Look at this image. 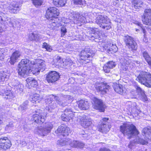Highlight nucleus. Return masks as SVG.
I'll return each instance as SVG.
<instances>
[{
  "instance_id": "f257e3e1",
  "label": "nucleus",
  "mask_w": 151,
  "mask_h": 151,
  "mask_svg": "<svg viewBox=\"0 0 151 151\" xmlns=\"http://www.w3.org/2000/svg\"><path fill=\"white\" fill-rule=\"evenodd\" d=\"M32 66V61L28 59H22L18 65V73L22 76H24L32 73L31 69Z\"/></svg>"
},
{
  "instance_id": "f03ea898",
  "label": "nucleus",
  "mask_w": 151,
  "mask_h": 151,
  "mask_svg": "<svg viewBox=\"0 0 151 151\" xmlns=\"http://www.w3.org/2000/svg\"><path fill=\"white\" fill-rule=\"evenodd\" d=\"M69 16V18L66 19L63 22L65 23L77 24L90 22L88 20V16L85 17L80 13L76 12H71Z\"/></svg>"
},
{
  "instance_id": "7ed1b4c3",
  "label": "nucleus",
  "mask_w": 151,
  "mask_h": 151,
  "mask_svg": "<svg viewBox=\"0 0 151 151\" xmlns=\"http://www.w3.org/2000/svg\"><path fill=\"white\" fill-rule=\"evenodd\" d=\"M120 131L124 135H126L129 137L133 135H137L139 132L135 126L132 124H124L120 127Z\"/></svg>"
},
{
  "instance_id": "20e7f679",
  "label": "nucleus",
  "mask_w": 151,
  "mask_h": 151,
  "mask_svg": "<svg viewBox=\"0 0 151 151\" xmlns=\"http://www.w3.org/2000/svg\"><path fill=\"white\" fill-rule=\"evenodd\" d=\"M53 125L51 123L48 122L46 124L45 126H40L35 129L34 132L35 134L39 136H46L51 132L53 128Z\"/></svg>"
},
{
  "instance_id": "39448f33",
  "label": "nucleus",
  "mask_w": 151,
  "mask_h": 151,
  "mask_svg": "<svg viewBox=\"0 0 151 151\" xmlns=\"http://www.w3.org/2000/svg\"><path fill=\"white\" fill-rule=\"evenodd\" d=\"M45 68V61L42 60L38 59L32 61V66L31 69L32 74L38 73L40 71H43Z\"/></svg>"
},
{
  "instance_id": "423d86ee",
  "label": "nucleus",
  "mask_w": 151,
  "mask_h": 151,
  "mask_svg": "<svg viewBox=\"0 0 151 151\" xmlns=\"http://www.w3.org/2000/svg\"><path fill=\"white\" fill-rule=\"evenodd\" d=\"M78 117L77 113H73L71 109L67 108L65 110L64 114L62 115L61 118L64 121L68 122L72 120L75 122L78 121Z\"/></svg>"
},
{
  "instance_id": "0eeeda50",
  "label": "nucleus",
  "mask_w": 151,
  "mask_h": 151,
  "mask_svg": "<svg viewBox=\"0 0 151 151\" xmlns=\"http://www.w3.org/2000/svg\"><path fill=\"white\" fill-rule=\"evenodd\" d=\"M136 80L145 86L151 87V75L149 73L143 72L137 77Z\"/></svg>"
},
{
  "instance_id": "6e6552de",
  "label": "nucleus",
  "mask_w": 151,
  "mask_h": 151,
  "mask_svg": "<svg viewBox=\"0 0 151 151\" xmlns=\"http://www.w3.org/2000/svg\"><path fill=\"white\" fill-rule=\"evenodd\" d=\"M46 113L43 112L40 109L35 111V114L33 115V120L37 123L41 124L45 120Z\"/></svg>"
},
{
  "instance_id": "1a4fd4ad",
  "label": "nucleus",
  "mask_w": 151,
  "mask_h": 151,
  "mask_svg": "<svg viewBox=\"0 0 151 151\" xmlns=\"http://www.w3.org/2000/svg\"><path fill=\"white\" fill-rule=\"evenodd\" d=\"M92 100L93 108L95 109L99 110L100 112L104 111L105 106L102 100L95 97H93Z\"/></svg>"
},
{
  "instance_id": "9d476101",
  "label": "nucleus",
  "mask_w": 151,
  "mask_h": 151,
  "mask_svg": "<svg viewBox=\"0 0 151 151\" xmlns=\"http://www.w3.org/2000/svg\"><path fill=\"white\" fill-rule=\"evenodd\" d=\"M59 10L56 8L50 7L46 11V17L47 19L52 18H55L59 15Z\"/></svg>"
},
{
  "instance_id": "9b49d317",
  "label": "nucleus",
  "mask_w": 151,
  "mask_h": 151,
  "mask_svg": "<svg viewBox=\"0 0 151 151\" xmlns=\"http://www.w3.org/2000/svg\"><path fill=\"white\" fill-rule=\"evenodd\" d=\"M11 142L6 137L0 138V151H4L9 149L11 146Z\"/></svg>"
},
{
  "instance_id": "f8f14e48",
  "label": "nucleus",
  "mask_w": 151,
  "mask_h": 151,
  "mask_svg": "<svg viewBox=\"0 0 151 151\" xmlns=\"http://www.w3.org/2000/svg\"><path fill=\"white\" fill-rule=\"evenodd\" d=\"M77 119L78 121L81 125L84 128H86L90 126L92 124L91 119L88 117L85 116H78Z\"/></svg>"
},
{
  "instance_id": "ddd939ff",
  "label": "nucleus",
  "mask_w": 151,
  "mask_h": 151,
  "mask_svg": "<svg viewBox=\"0 0 151 151\" xmlns=\"http://www.w3.org/2000/svg\"><path fill=\"white\" fill-rule=\"evenodd\" d=\"M143 23L146 25L151 26V9H147L142 17Z\"/></svg>"
},
{
  "instance_id": "4468645a",
  "label": "nucleus",
  "mask_w": 151,
  "mask_h": 151,
  "mask_svg": "<svg viewBox=\"0 0 151 151\" xmlns=\"http://www.w3.org/2000/svg\"><path fill=\"white\" fill-rule=\"evenodd\" d=\"M124 41L126 45L132 50H136L137 47V44L133 38L130 36H126Z\"/></svg>"
},
{
  "instance_id": "2eb2a0df",
  "label": "nucleus",
  "mask_w": 151,
  "mask_h": 151,
  "mask_svg": "<svg viewBox=\"0 0 151 151\" xmlns=\"http://www.w3.org/2000/svg\"><path fill=\"white\" fill-rule=\"evenodd\" d=\"M59 77V75L57 72L51 71L47 75L46 79L48 83H53L57 81Z\"/></svg>"
},
{
  "instance_id": "dca6fc26",
  "label": "nucleus",
  "mask_w": 151,
  "mask_h": 151,
  "mask_svg": "<svg viewBox=\"0 0 151 151\" xmlns=\"http://www.w3.org/2000/svg\"><path fill=\"white\" fill-rule=\"evenodd\" d=\"M108 118H104L102 119V123L99 126V130L102 133H106L110 130L111 128L110 125H109L107 122L108 120Z\"/></svg>"
},
{
  "instance_id": "f3484780",
  "label": "nucleus",
  "mask_w": 151,
  "mask_h": 151,
  "mask_svg": "<svg viewBox=\"0 0 151 151\" xmlns=\"http://www.w3.org/2000/svg\"><path fill=\"white\" fill-rule=\"evenodd\" d=\"M86 49L85 50L82 51L81 53L80 59L88 63L89 62L90 59L94 55V53H91V52L87 53L86 52Z\"/></svg>"
},
{
  "instance_id": "a211bd4d",
  "label": "nucleus",
  "mask_w": 151,
  "mask_h": 151,
  "mask_svg": "<svg viewBox=\"0 0 151 151\" xmlns=\"http://www.w3.org/2000/svg\"><path fill=\"white\" fill-rule=\"evenodd\" d=\"M57 59L58 60V62L60 63L59 64V65L60 66L64 68V67L66 66H70L73 63V62L69 58H67L64 61L61 58L60 56H57Z\"/></svg>"
},
{
  "instance_id": "6ab92c4d",
  "label": "nucleus",
  "mask_w": 151,
  "mask_h": 151,
  "mask_svg": "<svg viewBox=\"0 0 151 151\" xmlns=\"http://www.w3.org/2000/svg\"><path fill=\"white\" fill-rule=\"evenodd\" d=\"M109 87V85L101 83L96 86V88L97 91L100 93L104 94L107 92Z\"/></svg>"
},
{
  "instance_id": "aec40b11",
  "label": "nucleus",
  "mask_w": 151,
  "mask_h": 151,
  "mask_svg": "<svg viewBox=\"0 0 151 151\" xmlns=\"http://www.w3.org/2000/svg\"><path fill=\"white\" fill-rule=\"evenodd\" d=\"M66 143L65 144L61 143V145H65L69 144L72 147L76 148H83L84 146V144L81 142L77 141H73L71 142H67L66 140L64 141Z\"/></svg>"
},
{
  "instance_id": "412c9836",
  "label": "nucleus",
  "mask_w": 151,
  "mask_h": 151,
  "mask_svg": "<svg viewBox=\"0 0 151 151\" xmlns=\"http://www.w3.org/2000/svg\"><path fill=\"white\" fill-rule=\"evenodd\" d=\"M113 86L115 91L118 93L123 94L126 92V88L121 84L115 83L113 84Z\"/></svg>"
},
{
  "instance_id": "4be33fe9",
  "label": "nucleus",
  "mask_w": 151,
  "mask_h": 151,
  "mask_svg": "<svg viewBox=\"0 0 151 151\" xmlns=\"http://www.w3.org/2000/svg\"><path fill=\"white\" fill-rule=\"evenodd\" d=\"M21 55L20 52L18 51H16L12 54L9 62L11 65H14L17 61Z\"/></svg>"
},
{
  "instance_id": "5701e85b",
  "label": "nucleus",
  "mask_w": 151,
  "mask_h": 151,
  "mask_svg": "<svg viewBox=\"0 0 151 151\" xmlns=\"http://www.w3.org/2000/svg\"><path fill=\"white\" fill-rule=\"evenodd\" d=\"M14 93L11 90H8L2 89L0 91V95L4 96L6 99L13 97L14 96Z\"/></svg>"
},
{
  "instance_id": "b1692460",
  "label": "nucleus",
  "mask_w": 151,
  "mask_h": 151,
  "mask_svg": "<svg viewBox=\"0 0 151 151\" xmlns=\"http://www.w3.org/2000/svg\"><path fill=\"white\" fill-rule=\"evenodd\" d=\"M79 108L81 109L86 110L89 107L88 102L86 101L81 100L77 102Z\"/></svg>"
},
{
  "instance_id": "393cba45",
  "label": "nucleus",
  "mask_w": 151,
  "mask_h": 151,
  "mask_svg": "<svg viewBox=\"0 0 151 151\" xmlns=\"http://www.w3.org/2000/svg\"><path fill=\"white\" fill-rule=\"evenodd\" d=\"M70 132L69 128L66 126L62 125L58 127L57 130L56 131V133H63L64 136L68 135Z\"/></svg>"
},
{
  "instance_id": "a878e982",
  "label": "nucleus",
  "mask_w": 151,
  "mask_h": 151,
  "mask_svg": "<svg viewBox=\"0 0 151 151\" xmlns=\"http://www.w3.org/2000/svg\"><path fill=\"white\" fill-rule=\"evenodd\" d=\"M43 99L42 97L38 94H34L30 96V99L31 101L34 103H40Z\"/></svg>"
},
{
  "instance_id": "bb28decb",
  "label": "nucleus",
  "mask_w": 151,
  "mask_h": 151,
  "mask_svg": "<svg viewBox=\"0 0 151 151\" xmlns=\"http://www.w3.org/2000/svg\"><path fill=\"white\" fill-rule=\"evenodd\" d=\"M142 134L145 135V139L147 140H151V127H146L144 128L142 131Z\"/></svg>"
},
{
  "instance_id": "cd10ccee",
  "label": "nucleus",
  "mask_w": 151,
  "mask_h": 151,
  "mask_svg": "<svg viewBox=\"0 0 151 151\" xmlns=\"http://www.w3.org/2000/svg\"><path fill=\"white\" fill-rule=\"evenodd\" d=\"M12 6V8H11V6L8 7L9 9L10 10V12L13 13H16L19 11L20 9L19 6L18 2H14Z\"/></svg>"
},
{
  "instance_id": "c85d7f7f",
  "label": "nucleus",
  "mask_w": 151,
  "mask_h": 151,
  "mask_svg": "<svg viewBox=\"0 0 151 151\" xmlns=\"http://www.w3.org/2000/svg\"><path fill=\"white\" fill-rule=\"evenodd\" d=\"M108 18L106 16L99 15H98L96 17L95 20V22L100 27V25H101V24H103L104 22H105V21Z\"/></svg>"
},
{
  "instance_id": "c756f323",
  "label": "nucleus",
  "mask_w": 151,
  "mask_h": 151,
  "mask_svg": "<svg viewBox=\"0 0 151 151\" xmlns=\"http://www.w3.org/2000/svg\"><path fill=\"white\" fill-rule=\"evenodd\" d=\"M29 37L31 40L35 41H38L42 38L41 35L36 32L30 34Z\"/></svg>"
},
{
  "instance_id": "7c9ffc66",
  "label": "nucleus",
  "mask_w": 151,
  "mask_h": 151,
  "mask_svg": "<svg viewBox=\"0 0 151 151\" xmlns=\"http://www.w3.org/2000/svg\"><path fill=\"white\" fill-rule=\"evenodd\" d=\"M62 101H60L59 100H56V102L58 103L59 105H61L63 106H64L66 105L65 104L66 103V102L68 103V102L67 101H68L70 99H72L71 97L70 96H65V99H63V97H62Z\"/></svg>"
},
{
  "instance_id": "2f4dec72",
  "label": "nucleus",
  "mask_w": 151,
  "mask_h": 151,
  "mask_svg": "<svg viewBox=\"0 0 151 151\" xmlns=\"http://www.w3.org/2000/svg\"><path fill=\"white\" fill-rule=\"evenodd\" d=\"M26 81L27 84L30 86L34 87L37 85V81L33 78L31 77H29L26 80Z\"/></svg>"
},
{
  "instance_id": "473e14b6",
  "label": "nucleus",
  "mask_w": 151,
  "mask_h": 151,
  "mask_svg": "<svg viewBox=\"0 0 151 151\" xmlns=\"http://www.w3.org/2000/svg\"><path fill=\"white\" fill-rule=\"evenodd\" d=\"M105 22H104L103 24H102L101 25H100V27L103 29L107 30L111 28V23L110 19L108 18Z\"/></svg>"
},
{
  "instance_id": "72a5a7b5",
  "label": "nucleus",
  "mask_w": 151,
  "mask_h": 151,
  "mask_svg": "<svg viewBox=\"0 0 151 151\" xmlns=\"http://www.w3.org/2000/svg\"><path fill=\"white\" fill-rule=\"evenodd\" d=\"M67 0H53V3L54 4L58 7L64 6L66 3Z\"/></svg>"
},
{
  "instance_id": "f704fd0d",
  "label": "nucleus",
  "mask_w": 151,
  "mask_h": 151,
  "mask_svg": "<svg viewBox=\"0 0 151 151\" xmlns=\"http://www.w3.org/2000/svg\"><path fill=\"white\" fill-rule=\"evenodd\" d=\"M132 2L135 9H139L142 7L143 4L142 0H133Z\"/></svg>"
},
{
  "instance_id": "c9c22d12",
  "label": "nucleus",
  "mask_w": 151,
  "mask_h": 151,
  "mask_svg": "<svg viewBox=\"0 0 151 151\" xmlns=\"http://www.w3.org/2000/svg\"><path fill=\"white\" fill-rule=\"evenodd\" d=\"M28 103L29 101L28 100L25 101L19 106V110L23 112L28 108Z\"/></svg>"
},
{
  "instance_id": "e433bc0d",
  "label": "nucleus",
  "mask_w": 151,
  "mask_h": 151,
  "mask_svg": "<svg viewBox=\"0 0 151 151\" xmlns=\"http://www.w3.org/2000/svg\"><path fill=\"white\" fill-rule=\"evenodd\" d=\"M121 62L122 65L121 66V68L123 70L126 71L128 69V66L129 63L127 60L124 59L123 62L122 61V60H121Z\"/></svg>"
},
{
  "instance_id": "4c0bfd02",
  "label": "nucleus",
  "mask_w": 151,
  "mask_h": 151,
  "mask_svg": "<svg viewBox=\"0 0 151 151\" xmlns=\"http://www.w3.org/2000/svg\"><path fill=\"white\" fill-rule=\"evenodd\" d=\"M9 77V76L7 75L6 73L0 72V83L7 81Z\"/></svg>"
},
{
  "instance_id": "58836bf2",
  "label": "nucleus",
  "mask_w": 151,
  "mask_h": 151,
  "mask_svg": "<svg viewBox=\"0 0 151 151\" xmlns=\"http://www.w3.org/2000/svg\"><path fill=\"white\" fill-rule=\"evenodd\" d=\"M109 46L110 48L108 49V52H111V53L115 52L117 51L118 48L116 45L111 43Z\"/></svg>"
},
{
  "instance_id": "ea45409f",
  "label": "nucleus",
  "mask_w": 151,
  "mask_h": 151,
  "mask_svg": "<svg viewBox=\"0 0 151 151\" xmlns=\"http://www.w3.org/2000/svg\"><path fill=\"white\" fill-rule=\"evenodd\" d=\"M144 58L148 64H151V58L150 57L148 52L145 51L143 53Z\"/></svg>"
},
{
  "instance_id": "a19ab883",
  "label": "nucleus",
  "mask_w": 151,
  "mask_h": 151,
  "mask_svg": "<svg viewBox=\"0 0 151 151\" xmlns=\"http://www.w3.org/2000/svg\"><path fill=\"white\" fill-rule=\"evenodd\" d=\"M1 21L2 22H6V23L8 24V23H10L12 25L13 23L11 20V19L9 18L6 16L2 18L1 16H0V22Z\"/></svg>"
},
{
  "instance_id": "79ce46f5",
  "label": "nucleus",
  "mask_w": 151,
  "mask_h": 151,
  "mask_svg": "<svg viewBox=\"0 0 151 151\" xmlns=\"http://www.w3.org/2000/svg\"><path fill=\"white\" fill-rule=\"evenodd\" d=\"M56 102L55 103H53L51 104H50L49 106H46V110H47L49 112H51L53 109H55L57 106Z\"/></svg>"
},
{
  "instance_id": "37998d69",
  "label": "nucleus",
  "mask_w": 151,
  "mask_h": 151,
  "mask_svg": "<svg viewBox=\"0 0 151 151\" xmlns=\"http://www.w3.org/2000/svg\"><path fill=\"white\" fill-rule=\"evenodd\" d=\"M136 140L135 141L137 142L138 144L142 145H145L148 143L147 141V140H145L139 137H137Z\"/></svg>"
},
{
  "instance_id": "c03bdc74",
  "label": "nucleus",
  "mask_w": 151,
  "mask_h": 151,
  "mask_svg": "<svg viewBox=\"0 0 151 151\" xmlns=\"http://www.w3.org/2000/svg\"><path fill=\"white\" fill-rule=\"evenodd\" d=\"M7 52V50L6 49L2 48L0 49V57H2L1 60H3L4 57L6 55Z\"/></svg>"
},
{
  "instance_id": "a18cd8bd",
  "label": "nucleus",
  "mask_w": 151,
  "mask_h": 151,
  "mask_svg": "<svg viewBox=\"0 0 151 151\" xmlns=\"http://www.w3.org/2000/svg\"><path fill=\"white\" fill-rule=\"evenodd\" d=\"M109 42H107V43L102 42L101 43V45L102 46L101 47L102 48H101V49H103V50H107V51L108 52V49H109L110 48L109 45L110 44Z\"/></svg>"
},
{
  "instance_id": "49530a36",
  "label": "nucleus",
  "mask_w": 151,
  "mask_h": 151,
  "mask_svg": "<svg viewBox=\"0 0 151 151\" xmlns=\"http://www.w3.org/2000/svg\"><path fill=\"white\" fill-rule=\"evenodd\" d=\"M42 47L45 48L47 50L50 52L52 50L51 47L46 42H44L43 43Z\"/></svg>"
},
{
  "instance_id": "de8ad7c7",
  "label": "nucleus",
  "mask_w": 151,
  "mask_h": 151,
  "mask_svg": "<svg viewBox=\"0 0 151 151\" xmlns=\"http://www.w3.org/2000/svg\"><path fill=\"white\" fill-rule=\"evenodd\" d=\"M105 65L108 67H109L111 69L114 68L116 65L115 63L112 61L108 62Z\"/></svg>"
},
{
  "instance_id": "09e8293b",
  "label": "nucleus",
  "mask_w": 151,
  "mask_h": 151,
  "mask_svg": "<svg viewBox=\"0 0 151 151\" xmlns=\"http://www.w3.org/2000/svg\"><path fill=\"white\" fill-rule=\"evenodd\" d=\"M33 4L36 7L41 5L42 1L41 0H32Z\"/></svg>"
},
{
  "instance_id": "8fccbe9b",
  "label": "nucleus",
  "mask_w": 151,
  "mask_h": 151,
  "mask_svg": "<svg viewBox=\"0 0 151 151\" xmlns=\"http://www.w3.org/2000/svg\"><path fill=\"white\" fill-rule=\"evenodd\" d=\"M134 87L137 92L139 94L141 95L144 93V91L138 86L136 85Z\"/></svg>"
},
{
  "instance_id": "3c124183",
  "label": "nucleus",
  "mask_w": 151,
  "mask_h": 151,
  "mask_svg": "<svg viewBox=\"0 0 151 151\" xmlns=\"http://www.w3.org/2000/svg\"><path fill=\"white\" fill-rule=\"evenodd\" d=\"M12 84L13 86H14V88L15 87L18 86L19 85L21 84L18 80H14L12 82Z\"/></svg>"
},
{
  "instance_id": "603ef678",
  "label": "nucleus",
  "mask_w": 151,
  "mask_h": 151,
  "mask_svg": "<svg viewBox=\"0 0 151 151\" xmlns=\"http://www.w3.org/2000/svg\"><path fill=\"white\" fill-rule=\"evenodd\" d=\"M61 31L62 32L61 36H63L67 32L66 27H62L61 29Z\"/></svg>"
},
{
  "instance_id": "864d4df0",
  "label": "nucleus",
  "mask_w": 151,
  "mask_h": 151,
  "mask_svg": "<svg viewBox=\"0 0 151 151\" xmlns=\"http://www.w3.org/2000/svg\"><path fill=\"white\" fill-rule=\"evenodd\" d=\"M23 87V86L21 84L20 85H19L18 86H16V87H15L14 88L19 91H22Z\"/></svg>"
},
{
  "instance_id": "5fc2aeb1",
  "label": "nucleus",
  "mask_w": 151,
  "mask_h": 151,
  "mask_svg": "<svg viewBox=\"0 0 151 151\" xmlns=\"http://www.w3.org/2000/svg\"><path fill=\"white\" fill-rule=\"evenodd\" d=\"M110 69L111 68H110L109 67H108V66L106 65L105 64L103 67V70L106 73H109L110 70Z\"/></svg>"
},
{
  "instance_id": "6e6d98bb",
  "label": "nucleus",
  "mask_w": 151,
  "mask_h": 151,
  "mask_svg": "<svg viewBox=\"0 0 151 151\" xmlns=\"http://www.w3.org/2000/svg\"><path fill=\"white\" fill-rule=\"evenodd\" d=\"M74 2L75 4H83L84 1L83 0H74Z\"/></svg>"
},
{
  "instance_id": "4d7b16f0",
  "label": "nucleus",
  "mask_w": 151,
  "mask_h": 151,
  "mask_svg": "<svg viewBox=\"0 0 151 151\" xmlns=\"http://www.w3.org/2000/svg\"><path fill=\"white\" fill-rule=\"evenodd\" d=\"M98 33L97 32H95L92 34V35L91 36L92 37H94L95 39L98 38H101V37L100 36V35H98Z\"/></svg>"
},
{
  "instance_id": "13d9d810",
  "label": "nucleus",
  "mask_w": 151,
  "mask_h": 151,
  "mask_svg": "<svg viewBox=\"0 0 151 151\" xmlns=\"http://www.w3.org/2000/svg\"><path fill=\"white\" fill-rule=\"evenodd\" d=\"M13 126V123L12 122H10L6 126L5 129L6 130H8L10 128L12 127Z\"/></svg>"
},
{
  "instance_id": "bf43d9fd",
  "label": "nucleus",
  "mask_w": 151,
  "mask_h": 151,
  "mask_svg": "<svg viewBox=\"0 0 151 151\" xmlns=\"http://www.w3.org/2000/svg\"><path fill=\"white\" fill-rule=\"evenodd\" d=\"M141 95L142 96V101H147V98L144 93Z\"/></svg>"
},
{
  "instance_id": "052dcab7",
  "label": "nucleus",
  "mask_w": 151,
  "mask_h": 151,
  "mask_svg": "<svg viewBox=\"0 0 151 151\" xmlns=\"http://www.w3.org/2000/svg\"><path fill=\"white\" fill-rule=\"evenodd\" d=\"M99 151H111L109 149L106 147H103L101 148Z\"/></svg>"
},
{
  "instance_id": "680f3d73",
  "label": "nucleus",
  "mask_w": 151,
  "mask_h": 151,
  "mask_svg": "<svg viewBox=\"0 0 151 151\" xmlns=\"http://www.w3.org/2000/svg\"><path fill=\"white\" fill-rule=\"evenodd\" d=\"M133 23L137 25L138 26L141 27H142V25L141 23L137 21H134Z\"/></svg>"
},
{
  "instance_id": "e2e57ef3",
  "label": "nucleus",
  "mask_w": 151,
  "mask_h": 151,
  "mask_svg": "<svg viewBox=\"0 0 151 151\" xmlns=\"http://www.w3.org/2000/svg\"><path fill=\"white\" fill-rule=\"evenodd\" d=\"M89 135L88 133H87V131L85 133V134L83 135L82 137L86 139H87L88 137H89Z\"/></svg>"
},
{
  "instance_id": "0e129e2a",
  "label": "nucleus",
  "mask_w": 151,
  "mask_h": 151,
  "mask_svg": "<svg viewBox=\"0 0 151 151\" xmlns=\"http://www.w3.org/2000/svg\"><path fill=\"white\" fill-rule=\"evenodd\" d=\"M131 93L133 96L136 95V91L135 90H132L130 92Z\"/></svg>"
},
{
  "instance_id": "69168bd1",
  "label": "nucleus",
  "mask_w": 151,
  "mask_h": 151,
  "mask_svg": "<svg viewBox=\"0 0 151 151\" xmlns=\"http://www.w3.org/2000/svg\"><path fill=\"white\" fill-rule=\"evenodd\" d=\"M52 102V101L51 99L50 98H48L47 100L46 101V102H47L48 104H50V103H51Z\"/></svg>"
},
{
  "instance_id": "338daca9",
  "label": "nucleus",
  "mask_w": 151,
  "mask_h": 151,
  "mask_svg": "<svg viewBox=\"0 0 151 151\" xmlns=\"http://www.w3.org/2000/svg\"><path fill=\"white\" fill-rule=\"evenodd\" d=\"M77 37L80 40H83V38L82 37V36L81 35H78Z\"/></svg>"
},
{
  "instance_id": "774afa93",
  "label": "nucleus",
  "mask_w": 151,
  "mask_h": 151,
  "mask_svg": "<svg viewBox=\"0 0 151 151\" xmlns=\"http://www.w3.org/2000/svg\"><path fill=\"white\" fill-rule=\"evenodd\" d=\"M86 132V131H84L83 130H82L80 132V134L82 136Z\"/></svg>"
}]
</instances>
